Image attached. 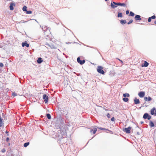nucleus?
<instances>
[{
  "label": "nucleus",
  "instance_id": "f257e3e1",
  "mask_svg": "<svg viewBox=\"0 0 156 156\" xmlns=\"http://www.w3.org/2000/svg\"><path fill=\"white\" fill-rule=\"evenodd\" d=\"M113 4H114L115 5H120L123 6H126V5L124 3H116L114 2H113L112 3H111V7L112 8H114L117 7V6L114 5Z\"/></svg>",
  "mask_w": 156,
  "mask_h": 156
},
{
  "label": "nucleus",
  "instance_id": "f03ea898",
  "mask_svg": "<svg viewBox=\"0 0 156 156\" xmlns=\"http://www.w3.org/2000/svg\"><path fill=\"white\" fill-rule=\"evenodd\" d=\"M103 69V68L102 66H98L97 71L98 73L103 75L105 74V72Z\"/></svg>",
  "mask_w": 156,
  "mask_h": 156
},
{
  "label": "nucleus",
  "instance_id": "7ed1b4c3",
  "mask_svg": "<svg viewBox=\"0 0 156 156\" xmlns=\"http://www.w3.org/2000/svg\"><path fill=\"white\" fill-rule=\"evenodd\" d=\"M150 114L151 115L156 116V109L155 108H153L150 111Z\"/></svg>",
  "mask_w": 156,
  "mask_h": 156
},
{
  "label": "nucleus",
  "instance_id": "20e7f679",
  "mask_svg": "<svg viewBox=\"0 0 156 156\" xmlns=\"http://www.w3.org/2000/svg\"><path fill=\"white\" fill-rule=\"evenodd\" d=\"M132 128L129 126L128 128H126L123 130V131L127 133H130V130Z\"/></svg>",
  "mask_w": 156,
  "mask_h": 156
},
{
  "label": "nucleus",
  "instance_id": "39448f33",
  "mask_svg": "<svg viewBox=\"0 0 156 156\" xmlns=\"http://www.w3.org/2000/svg\"><path fill=\"white\" fill-rule=\"evenodd\" d=\"M43 99L44 100L45 103H47L48 102V97L46 94H44L43 95Z\"/></svg>",
  "mask_w": 156,
  "mask_h": 156
},
{
  "label": "nucleus",
  "instance_id": "423d86ee",
  "mask_svg": "<svg viewBox=\"0 0 156 156\" xmlns=\"http://www.w3.org/2000/svg\"><path fill=\"white\" fill-rule=\"evenodd\" d=\"M143 117L144 119H147L148 120L150 119L151 118V116L149 115L147 113H146L144 114Z\"/></svg>",
  "mask_w": 156,
  "mask_h": 156
},
{
  "label": "nucleus",
  "instance_id": "0eeeda50",
  "mask_svg": "<svg viewBox=\"0 0 156 156\" xmlns=\"http://www.w3.org/2000/svg\"><path fill=\"white\" fill-rule=\"evenodd\" d=\"M77 61L79 63L80 65H82L85 62V61L84 60H83L82 61L80 60V58L79 57H78L77 58Z\"/></svg>",
  "mask_w": 156,
  "mask_h": 156
},
{
  "label": "nucleus",
  "instance_id": "6e6552de",
  "mask_svg": "<svg viewBox=\"0 0 156 156\" xmlns=\"http://www.w3.org/2000/svg\"><path fill=\"white\" fill-rule=\"evenodd\" d=\"M145 92L144 91H141L139 92L138 95L140 98H143L144 97L145 95Z\"/></svg>",
  "mask_w": 156,
  "mask_h": 156
},
{
  "label": "nucleus",
  "instance_id": "1a4fd4ad",
  "mask_svg": "<svg viewBox=\"0 0 156 156\" xmlns=\"http://www.w3.org/2000/svg\"><path fill=\"white\" fill-rule=\"evenodd\" d=\"M134 19L136 20H141L140 16L138 15L135 16Z\"/></svg>",
  "mask_w": 156,
  "mask_h": 156
},
{
  "label": "nucleus",
  "instance_id": "9d476101",
  "mask_svg": "<svg viewBox=\"0 0 156 156\" xmlns=\"http://www.w3.org/2000/svg\"><path fill=\"white\" fill-rule=\"evenodd\" d=\"M144 99L145 101H149L151 100L152 98L150 97H144Z\"/></svg>",
  "mask_w": 156,
  "mask_h": 156
},
{
  "label": "nucleus",
  "instance_id": "9b49d317",
  "mask_svg": "<svg viewBox=\"0 0 156 156\" xmlns=\"http://www.w3.org/2000/svg\"><path fill=\"white\" fill-rule=\"evenodd\" d=\"M156 18V16L155 15L153 16H152L149 17L148 19V21L149 22L151 21V19H154Z\"/></svg>",
  "mask_w": 156,
  "mask_h": 156
},
{
  "label": "nucleus",
  "instance_id": "f8f14e48",
  "mask_svg": "<svg viewBox=\"0 0 156 156\" xmlns=\"http://www.w3.org/2000/svg\"><path fill=\"white\" fill-rule=\"evenodd\" d=\"M22 45L23 47L25 46H26L27 47H29V44L26 42H23L22 43Z\"/></svg>",
  "mask_w": 156,
  "mask_h": 156
},
{
  "label": "nucleus",
  "instance_id": "ddd939ff",
  "mask_svg": "<svg viewBox=\"0 0 156 156\" xmlns=\"http://www.w3.org/2000/svg\"><path fill=\"white\" fill-rule=\"evenodd\" d=\"M3 119H2L1 116H0V127L2 126L4 124L3 122Z\"/></svg>",
  "mask_w": 156,
  "mask_h": 156
},
{
  "label": "nucleus",
  "instance_id": "4468645a",
  "mask_svg": "<svg viewBox=\"0 0 156 156\" xmlns=\"http://www.w3.org/2000/svg\"><path fill=\"white\" fill-rule=\"evenodd\" d=\"M97 129L96 128H94V130L92 129L90 130V132L91 133H92L93 134H94L97 131Z\"/></svg>",
  "mask_w": 156,
  "mask_h": 156
},
{
  "label": "nucleus",
  "instance_id": "2eb2a0df",
  "mask_svg": "<svg viewBox=\"0 0 156 156\" xmlns=\"http://www.w3.org/2000/svg\"><path fill=\"white\" fill-rule=\"evenodd\" d=\"M14 5L15 6V4L13 3H11L10 4V6H9V8H10V9L11 10H13L14 9V8H13V6Z\"/></svg>",
  "mask_w": 156,
  "mask_h": 156
},
{
  "label": "nucleus",
  "instance_id": "dca6fc26",
  "mask_svg": "<svg viewBox=\"0 0 156 156\" xmlns=\"http://www.w3.org/2000/svg\"><path fill=\"white\" fill-rule=\"evenodd\" d=\"M134 103L136 104H139L140 103V100L139 99L135 98L134 100Z\"/></svg>",
  "mask_w": 156,
  "mask_h": 156
},
{
  "label": "nucleus",
  "instance_id": "f3484780",
  "mask_svg": "<svg viewBox=\"0 0 156 156\" xmlns=\"http://www.w3.org/2000/svg\"><path fill=\"white\" fill-rule=\"evenodd\" d=\"M43 62V60H42V58H39L37 60V62L38 63H41Z\"/></svg>",
  "mask_w": 156,
  "mask_h": 156
},
{
  "label": "nucleus",
  "instance_id": "a211bd4d",
  "mask_svg": "<svg viewBox=\"0 0 156 156\" xmlns=\"http://www.w3.org/2000/svg\"><path fill=\"white\" fill-rule=\"evenodd\" d=\"M123 96L125 97H129L130 96L129 94L128 93H125L124 94H123Z\"/></svg>",
  "mask_w": 156,
  "mask_h": 156
},
{
  "label": "nucleus",
  "instance_id": "6ab92c4d",
  "mask_svg": "<svg viewBox=\"0 0 156 156\" xmlns=\"http://www.w3.org/2000/svg\"><path fill=\"white\" fill-rule=\"evenodd\" d=\"M117 16L118 17H122L123 16L122 13L120 12H118Z\"/></svg>",
  "mask_w": 156,
  "mask_h": 156
},
{
  "label": "nucleus",
  "instance_id": "aec40b11",
  "mask_svg": "<svg viewBox=\"0 0 156 156\" xmlns=\"http://www.w3.org/2000/svg\"><path fill=\"white\" fill-rule=\"evenodd\" d=\"M149 125L151 127H154V126L153 122L151 121L150 122Z\"/></svg>",
  "mask_w": 156,
  "mask_h": 156
},
{
  "label": "nucleus",
  "instance_id": "412c9836",
  "mask_svg": "<svg viewBox=\"0 0 156 156\" xmlns=\"http://www.w3.org/2000/svg\"><path fill=\"white\" fill-rule=\"evenodd\" d=\"M148 63L146 61L144 62V65H142V66L147 67L148 66Z\"/></svg>",
  "mask_w": 156,
  "mask_h": 156
},
{
  "label": "nucleus",
  "instance_id": "4be33fe9",
  "mask_svg": "<svg viewBox=\"0 0 156 156\" xmlns=\"http://www.w3.org/2000/svg\"><path fill=\"white\" fill-rule=\"evenodd\" d=\"M120 22L123 25L125 24L126 23V20H122L120 21Z\"/></svg>",
  "mask_w": 156,
  "mask_h": 156
},
{
  "label": "nucleus",
  "instance_id": "5701e85b",
  "mask_svg": "<svg viewBox=\"0 0 156 156\" xmlns=\"http://www.w3.org/2000/svg\"><path fill=\"white\" fill-rule=\"evenodd\" d=\"M122 100L125 102H127L129 101V99L128 98H123Z\"/></svg>",
  "mask_w": 156,
  "mask_h": 156
},
{
  "label": "nucleus",
  "instance_id": "b1692460",
  "mask_svg": "<svg viewBox=\"0 0 156 156\" xmlns=\"http://www.w3.org/2000/svg\"><path fill=\"white\" fill-rule=\"evenodd\" d=\"M134 13L132 12H130L129 16H134Z\"/></svg>",
  "mask_w": 156,
  "mask_h": 156
},
{
  "label": "nucleus",
  "instance_id": "393cba45",
  "mask_svg": "<svg viewBox=\"0 0 156 156\" xmlns=\"http://www.w3.org/2000/svg\"><path fill=\"white\" fill-rule=\"evenodd\" d=\"M27 7L26 6H24L23 8V11H24V12H25V11H27Z\"/></svg>",
  "mask_w": 156,
  "mask_h": 156
},
{
  "label": "nucleus",
  "instance_id": "a878e982",
  "mask_svg": "<svg viewBox=\"0 0 156 156\" xmlns=\"http://www.w3.org/2000/svg\"><path fill=\"white\" fill-rule=\"evenodd\" d=\"M29 142H27L24 143V146L25 147H27L29 144Z\"/></svg>",
  "mask_w": 156,
  "mask_h": 156
},
{
  "label": "nucleus",
  "instance_id": "bb28decb",
  "mask_svg": "<svg viewBox=\"0 0 156 156\" xmlns=\"http://www.w3.org/2000/svg\"><path fill=\"white\" fill-rule=\"evenodd\" d=\"M47 117L48 119H50L51 118V115L49 114H47Z\"/></svg>",
  "mask_w": 156,
  "mask_h": 156
},
{
  "label": "nucleus",
  "instance_id": "cd10ccee",
  "mask_svg": "<svg viewBox=\"0 0 156 156\" xmlns=\"http://www.w3.org/2000/svg\"><path fill=\"white\" fill-rule=\"evenodd\" d=\"M133 20H132V19L130 20H129V21L127 23L128 24H131L133 22Z\"/></svg>",
  "mask_w": 156,
  "mask_h": 156
},
{
  "label": "nucleus",
  "instance_id": "c85d7f7f",
  "mask_svg": "<svg viewBox=\"0 0 156 156\" xmlns=\"http://www.w3.org/2000/svg\"><path fill=\"white\" fill-rule=\"evenodd\" d=\"M26 13L27 14H31L32 13V11H27Z\"/></svg>",
  "mask_w": 156,
  "mask_h": 156
},
{
  "label": "nucleus",
  "instance_id": "c756f323",
  "mask_svg": "<svg viewBox=\"0 0 156 156\" xmlns=\"http://www.w3.org/2000/svg\"><path fill=\"white\" fill-rule=\"evenodd\" d=\"M5 148L2 149L1 150V152L2 153H5Z\"/></svg>",
  "mask_w": 156,
  "mask_h": 156
},
{
  "label": "nucleus",
  "instance_id": "7c9ffc66",
  "mask_svg": "<svg viewBox=\"0 0 156 156\" xmlns=\"http://www.w3.org/2000/svg\"><path fill=\"white\" fill-rule=\"evenodd\" d=\"M12 95L13 96H15L17 95V94L13 92L12 93Z\"/></svg>",
  "mask_w": 156,
  "mask_h": 156
},
{
  "label": "nucleus",
  "instance_id": "2f4dec72",
  "mask_svg": "<svg viewBox=\"0 0 156 156\" xmlns=\"http://www.w3.org/2000/svg\"><path fill=\"white\" fill-rule=\"evenodd\" d=\"M115 119L114 117H112L111 119V120L112 121H114Z\"/></svg>",
  "mask_w": 156,
  "mask_h": 156
},
{
  "label": "nucleus",
  "instance_id": "473e14b6",
  "mask_svg": "<svg viewBox=\"0 0 156 156\" xmlns=\"http://www.w3.org/2000/svg\"><path fill=\"white\" fill-rule=\"evenodd\" d=\"M3 66V64L2 63H0V67H2Z\"/></svg>",
  "mask_w": 156,
  "mask_h": 156
},
{
  "label": "nucleus",
  "instance_id": "72a5a7b5",
  "mask_svg": "<svg viewBox=\"0 0 156 156\" xmlns=\"http://www.w3.org/2000/svg\"><path fill=\"white\" fill-rule=\"evenodd\" d=\"M107 117H108V118H110V114H109V113H108V114H107Z\"/></svg>",
  "mask_w": 156,
  "mask_h": 156
},
{
  "label": "nucleus",
  "instance_id": "f704fd0d",
  "mask_svg": "<svg viewBox=\"0 0 156 156\" xmlns=\"http://www.w3.org/2000/svg\"><path fill=\"white\" fill-rule=\"evenodd\" d=\"M129 13V10H127L126 11V14H127V15H128V14Z\"/></svg>",
  "mask_w": 156,
  "mask_h": 156
},
{
  "label": "nucleus",
  "instance_id": "c9c22d12",
  "mask_svg": "<svg viewBox=\"0 0 156 156\" xmlns=\"http://www.w3.org/2000/svg\"><path fill=\"white\" fill-rule=\"evenodd\" d=\"M99 129L100 130H101L106 129H105L103 128H99Z\"/></svg>",
  "mask_w": 156,
  "mask_h": 156
},
{
  "label": "nucleus",
  "instance_id": "e433bc0d",
  "mask_svg": "<svg viewBox=\"0 0 156 156\" xmlns=\"http://www.w3.org/2000/svg\"><path fill=\"white\" fill-rule=\"evenodd\" d=\"M9 140V137H7L6 139V141L7 142H8Z\"/></svg>",
  "mask_w": 156,
  "mask_h": 156
},
{
  "label": "nucleus",
  "instance_id": "4c0bfd02",
  "mask_svg": "<svg viewBox=\"0 0 156 156\" xmlns=\"http://www.w3.org/2000/svg\"><path fill=\"white\" fill-rule=\"evenodd\" d=\"M118 59L119 61H120V62H121V63H123V62H122V60H120V59H118Z\"/></svg>",
  "mask_w": 156,
  "mask_h": 156
},
{
  "label": "nucleus",
  "instance_id": "58836bf2",
  "mask_svg": "<svg viewBox=\"0 0 156 156\" xmlns=\"http://www.w3.org/2000/svg\"><path fill=\"white\" fill-rule=\"evenodd\" d=\"M154 23L155 24H156V21H154Z\"/></svg>",
  "mask_w": 156,
  "mask_h": 156
},
{
  "label": "nucleus",
  "instance_id": "ea45409f",
  "mask_svg": "<svg viewBox=\"0 0 156 156\" xmlns=\"http://www.w3.org/2000/svg\"><path fill=\"white\" fill-rule=\"evenodd\" d=\"M5 133H8V132L7 131H6V132H5Z\"/></svg>",
  "mask_w": 156,
  "mask_h": 156
},
{
  "label": "nucleus",
  "instance_id": "a19ab883",
  "mask_svg": "<svg viewBox=\"0 0 156 156\" xmlns=\"http://www.w3.org/2000/svg\"><path fill=\"white\" fill-rule=\"evenodd\" d=\"M9 145H10V144H9Z\"/></svg>",
  "mask_w": 156,
  "mask_h": 156
}]
</instances>
